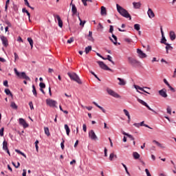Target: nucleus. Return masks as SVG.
<instances>
[{
  "label": "nucleus",
  "instance_id": "5701e85b",
  "mask_svg": "<svg viewBox=\"0 0 176 176\" xmlns=\"http://www.w3.org/2000/svg\"><path fill=\"white\" fill-rule=\"evenodd\" d=\"M166 54H168V50H173V47L171 46V45L168 44V43H166Z\"/></svg>",
  "mask_w": 176,
  "mask_h": 176
},
{
  "label": "nucleus",
  "instance_id": "6e6d98bb",
  "mask_svg": "<svg viewBox=\"0 0 176 176\" xmlns=\"http://www.w3.org/2000/svg\"><path fill=\"white\" fill-rule=\"evenodd\" d=\"M168 87L170 89V90H171V91H173V93H175V89H174L173 87H171V85H169V86H168Z\"/></svg>",
  "mask_w": 176,
  "mask_h": 176
},
{
  "label": "nucleus",
  "instance_id": "c85d7f7f",
  "mask_svg": "<svg viewBox=\"0 0 176 176\" xmlns=\"http://www.w3.org/2000/svg\"><path fill=\"white\" fill-rule=\"evenodd\" d=\"M65 130H66L67 135H69V133H71V130L69 129V126H68V124H65Z\"/></svg>",
  "mask_w": 176,
  "mask_h": 176
},
{
  "label": "nucleus",
  "instance_id": "6ab92c4d",
  "mask_svg": "<svg viewBox=\"0 0 176 176\" xmlns=\"http://www.w3.org/2000/svg\"><path fill=\"white\" fill-rule=\"evenodd\" d=\"M147 14L150 19H153V17H155V13L151 8H148Z\"/></svg>",
  "mask_w": 176,
  "mask_h": 176
},
{
  "label": "nucleus",
  "instance_id": "a18cd8bd",
  "mask_svg": "<svg viewBox=\"0 0 176 176\" xmlns=\"http://www.w3.org/2000/svg\"><path fill=\"white\" fill-rule=\"evenodd\" d=\"M109 159L111 162H112V160H113V159H115V154L113 153H111L109 155Z\"/></svg>",
  "mask_w": 176,
  "mask_h": 176
},
{
  "label": "nucleus",
  "instance_id": "7ed1b4c3",
  "mask_svg": "<svg viewBox=\"0 0 176 176\" xmlns=\"http://www.w3.org/2000/svg\"><path fill=\"white\" fill-rule=\"evenodd\" d=\"M14 74L16 75V76H18V78H19V79H25V80H31V78H30L28 76H27L25 72H19L16 68H14Z\"/></svg>",
  "mask_w": 176,
  "mask_h": 176
},
{
  "label": "nucleus",
  "instance_id": "0e129e2a",
  "mask_svg": "<svg viewBox=\"0 0 176 176\" xmlns=\"http://www.w3.org/2000/svg\"><path fill=\"white\" fill-rule=\"evenodd\" d=\"M133 126H135V127H138V129H140V126H141L140 123H134Z\"/></svg>",
  "mask_w": 176,
  "mask_h": 176
},
{
  "label": "nucleus",
  "instance_id": "e433bc0d",
  "mask_svg": "<svg viewBox=\"0 0 176 176\" xmlns=\"http://www.w3.org/2000/svg\"><path fill=\"white\" fill-rule=\"evenodd\" d=\"M4 91H5L6 94H7V96H9V94H10L11 97H13V94H12V92H10V89H6Z\"/></svg>",
  "mask_w": 176,
  "mask_h": 176
},
{
  "label": "nucleus",
  "instance_id": "603ef678",
  "mask_svg": "<svg viewBox=\"0 0 176 176\" xmlns=\"http://www.w3.org/2000/svg\"><path fill=\"white\" fill-rule=\"evenodd\" d=\"M82 130H83V131H85V133H86V131H87V127L86 126V124H83Z\"/></svg>",
  "mask_w": 176,
  "mask_h": 176
},
{
  "label": "nucleus",
  "instance_id": "79ce46f5",
  "mask_svg": "<svg viewBox=\"0 0 176 176\" xmlns=\"http://www.w3.org/2000/svg\"><path fill=\"white\" fill-rule=\"evenodd\" d=\"M11 108L13 109H17V104L14 102H12L10 104Z\"/></svg>",
  "mask_w": 176,
  "mask_h": 176
},
{
  "label": "nucleus",
  "instance_id": "37998d69",
  "mask_svg": "<svg viewBox=\"0 0 176 176\" xmlns=\"http://www.w3.org/2000/svg\"><path fill=\"white\" fill-rule=\"evenodd\" d=\"M15 152H16V153H19V155H21L22 156H23V157H27V155H25L24 153L21 152L20 150L16 149Z\"/></svg>",
  "mask_w": 176,
  "mask_h": 176
},
{
  "label": "nucleus",
  "instance_id": "aec40b11",
  "mask_svg": "<svg viewBox=\"0 0 176 176\" xmlns=\"http://www.w3.org/2000/svg\"><path fill=\"white\" fill-rule=\"evenodd\" d=\"M169 36H170V41H175L176 35L174 31H170L169 32Z\"/></svg>",
  "mask_w": 176,
  "mask_h": 176
},
{
  "label": "nucleus",
  "instance_id": "72a5a7b5",
  "mask_svg": "<svg viewBox=\"0 0 176 176\" xmlns=\"http://www.w3.org/2000/svg\"><path fill=\"white\" fill-rule=\"evenodd\" d=\"M78 17L80 21V25H82V27L86 24V21H82V19H80V16H79V14H78Z\"/></svg>",
  "mask_w": 176,
  "mask_h": 176
},
{
  "label": "nucleus",
  "instance_id": "cd10ccee",
  "mask_svg": "<svg viewBox=\"0 0 176 176\" xmlns=\"http://www.w3.org/2000/svg\"><path fill=\"white\" fill-rule=\"evenodd\" d=\"M44 131H45V134L47 137H50V131H49V127H44Z\"/></svg>",
  "mask_w": 176,
  "mask_h": 176
},
{
  "label": "nucleus",
  "instance_id": "423d86ee",
  "mask_svg": "<svg viewBox=\"0 0 176 176\" xmlns=\"http://www.w3.org/2000/svg\"><path fill=\"white\" fill-rule=\"evenodd\" d=\"M97 63L102 69H104V71H111V68H109L107 65H105L104 62L98 60L97 61Z\"/></svg>",
  "mask_w": 176,
  "mask_h": 176
},
{
  "label": "nucleus",
  "instance_id": "f257e3e1",
  "mask_svg": "<svg viewBox=\"0 0 176 176\" xmlns=\"http://www.w3.org/2000/svg\"><path fill=\"white\" fill-rule=\"evenodd\" d=\"M117 12L120 13L122 17H125V19H129L131 20V15L129 14V12L124 9L123 7L120 6L119 4H116Z\"/></svg>",
  "mask_w": 176,
  "mask_h": 176
},
{
  "label": "nucleus",
  "instance_id": "ddd939ff",
  "mask_svg": "<svg viewBox=\"0 0 176 176\" xmlns=\"http://www.w3.org/2000/svg\"><path fill=\"white\" fill-rule=\"evenodd\" d=\"M132 5L133 6V9H141V6H142V3H141V1H134L132 3Z\"/></svg>",
  "mask_w": 176,
  "mask_h": 176
},
{
  "label": "nucleus",
  "instance_id": "0eeeda50",
  "mask_svg": "<svg viewBox=\"0 0 176 176\" xmlns=\"http://www.w3.org/2000/svg\"><path fill=\"white\" fill-rule=\"evenodd\" d=\"M138 101L140 102V104L146 107V108H147L149 111L154 112V113H157L155 110L152 109V108H151V107H149V105H148V104L146 102H145V101H144L140 98H138Z\"/></svg>",
  "mask_w": 176,
  "mask_h": 176
},
{
  "label": "nucleus",
  "instance_id": "bb28decb",
  "mask_svg": "<svg viewBox=\"0 0 176 176\" xmlns=\"http://www.w3.org/2000/svg\"><path fill=\"white\" fill-rule=\"evenodd\" d=\"M3 151H8V149H9L8 148V142H6V140L3 142Z\"/></svg>",
  "mask_w": 176,
  "mask_h": 176
},
{
  "label": "nucleus",
  "instance_id": "412c9836",
  "mask_svg": "<svg viewBox=\"0 0 176 176\" xmlns=\"http://www.w3.org/2000/svg\"><path fill=\"white\" fill-rule=\"evenodd\" d=\"M111 36L113 38L114 41L112 39V38L109 37L110 41H111L114 45H118V37H116V36H115L113 34H112Z\"/></svg>",
  "mask_w": 176,
  "mask_h": 176
},
{
  "label": "nucleus",
  "instance_id": "a19ab883",
  "mask_svg": "<svg viewBox=\"0 0 176 176\" xmlns=\"http://www.w3.org/2000/svg\"><path fill=\"white\" fill-rule=\"evenodd\" d=\"M91 50V46L89 45V46L85 47V52L86 54H88V53H89Z\"/></svg>",
  "mask_w": 176,
  "mask_h": 176
},
{
  "label": "nucleus",
  "instance_id": "2eb2a0df",
  "mask_svg": "<svg viewBox=\"0 0 176 176\" xmlns=\"http://www.w3.org/2000/svg\"><path fill=\"white\" fill-rule=\"evenodd\" d=\"M19 124H21L24 129H27V127H28V124L25 122V120L23 118H19Z\"/></svg>",
  "mask_w": 176,
  "mask_h": 176
},
{
  "label": "nucleus",
  "instance_id": "49530a36",
  "mask_svg": "<svg viewBox=\"0 0 176 176\" xmlns=\"http://www.w3.org/2000/svg\"><path fill=\"white\" fill-rule=\"evenodd\" d=\"M90 73L91 74V75H94V76H95V78H96V79H98V80H99L100 82L101 81V79H100V78H98V76H97L94 74V72L90 71Z\"/></svg>",
  "mask_w": 176,
  "mask_h": 176
},
{
  "label": "nucleus",
  "instance_id": "473e14b6",
  "mask_svg": "<svg viewBox=\"0 0 176 176\" xmlns=\"http://www.w3.org/2000/svg\"><path fill=\"white\" fill-rule=\"evenodd\" d=\"M140 124V126H144V127H147V129H151L152 130V127L149 126L148 124H144V122L142 121L140 123H139Z\"/></svg>",
  "mask_w": 176,
  "mask_h": 176
},
{
  "label": "nucleus",
  "instance_id": "13d9d810",
  "mask_svg": "<svg viewBox=\"0 0 176 176\" xmlns=\"http://www.w3.org/2000/svg\"><path fill=\"white\" fill-rule=\"evenodd\" d=\"M29 106L31 110L34 109V104H32V102H29Z\"/></svg>",
  "mask_w": 176,
  "mask_h": 176
},
{
  "label": "nucleus",
  "instance_id": "f704fd0d",
  "mask_svg": "<svg viewBox=\"0 0 176 176\" xmlns=\"http://www.w3.org/2000/svg\"><path fill=\"white\" fill-rule=\"evenodd\" d=\"M98 31H102L104 30V26H102V24L101 23H99L97 28Z\"/></svg>",
  "mask_w": 176,
  "mask_h": 176
},
{
  "label": "nucleus",
  "instance_id": "4be33fe9",
  "mask_svg": "<svg viewBox=\"0 0 176 176\" xmlns=\"http://www.w3.org/2000/svg\"><path fill=\"white\" fill-rule=\"evenodd\" d=\"M123 112H124V115L126 116H127V118H128V123H130V122L131 120V118L130 117V113H129V111H127L126 109H124Z\"/></svg>",
  "mask_w": 176,
  "mask_h": 176
},
{
  "label": "nucleus",
  "instance_id": "864d4df0",
  "mask_svg": "<svg viewBox=\"0 0 176 176\" xmlns=\"http://www.w3.org/2000/svg\"><path fill=\"white\" fill-rule=\"evenodd\" d=\"M109 32H110V34H113V25H110V29Z\"/></svg>",
  "mask_w": 176,
  "mask_h": 176
},
{
  "label": "nucleus",
  "instance_id": "69168bd1",
  "mask_svg": "<svg viewBox=\"0 0 176 176\" xmlns=\"http://www.w3.org/2000/svg\"><path fill=\"white\" fill-rule=\"evenodd\" d=\"M64 142H65V141H64V140H63V142L60 143V147L62 149H64V148H65Z\"/></svg>",
  "mask_w": 176,
  "mask_h": 176
},
{
  "label": "nucleus",
  "instance_id": "f03ea898",
  "mask_svg": "<svg viewBox=\"0 0 176 176\" xmlns=\"http://www.w3.org/2000/svg\"><path fill=\"white\" fill-rule=\"evenodd\" d=\"M67 75L70 78L71 80L76 82V83H78V85H82V80H80V78H79V76L76 74V73L68 72Z\"/></svg>",
  "mask_w": 176,
  "mask_h": 176
},
{
  "label": "nucleus",
  "instance_id": "4c0bfd02",
  "mask_svg": "<svg viewBox=\"0 0 176 176\" xmlns=\"http://www.w3.org/2000/svg\"><path fill=\"white\" fill-rule=\"evenodd\" d=\"M106 60H108L109 61H110V63H113V65H115V62L112 60V56H111L110 55H107Z\"/></svg>",
  "mask_w": 176,
  "mask_h": 176
},
{
  "label": "nucleus",
  "instance_id": "c03bdc74",
  "mask_svg": "<svg viewBox=\"0 0 176 176\" xmlns=\"http://www.w3.org/2000/svg\"><path fill=\"white\" fill-rule=\"evenodd\" d=\"M134 28L136 31H140V30L141 29V25H140V24H135Z\"/></svg>",
  "mask_w": 176,
  "mask_h": 176
},
{
  "label": "nucleus",
  "instance_id": "9d476101",
  "mask_svg": "<svg viewBox=\"0 0 176 176\" xmlns=\"http://www.w3.org/2000/svg\"><path fill=\"white\" fill-rule=\"evenodd\" d=\"M160 31L162 36L161 43H164V45H166L167 44V39H166V37L164 36V32H163V28L162 26L160 27Z\"/></svg>",
  "mask_w": 176,
  "mask_h": 176
},
{
  "label": "nucleus",
  "instance_id": "20e7f679",
  "mask_svg": "<svg viewBox=\"0 0 176 176\" xmlns=\"http://www.w3.org/2000/svg\"><path fill=\"white\" fill-rule=\"evenodd\" d=\"M128 61L131 64V65L134 68L141 67V62L137 60L135 58L128 57Z\"/></svg>",
  "mask_w": 176,
  "mask_h": 176
},
{
  "label": "nucleus",
  "instance_id": "6e6552de",
  "mask_svg": "<svg viewBox=\"0 0 176 176\" xmlns=\"http://www.w3.org/2000/svg\"><path fill=\"white\" fill-rule=\"evenodd\" d=\"M0 39L2 42L3 46H4L5 47H8V46H9V43H8V38H6V36H1Z\"/></svg>",
  "mask_w": 176,
  "mask_h": 176
},
{
  "label": "nucleus",
  "instance_id": "c756f323",
  "mask_svg": "<svg viewBox=\"0 0 176 176\" xmlns=\"http://www.w3.org/2000/svg\"><path fill=\"white\" fill-rule=\"evenodd\" d=\"M28 41L29 42L31 48L32 49V47H34V41L32 40V38L31 37H28Z\"/></svg>",
  "mask_w": 176,
  "mask_h": 176
},
{
  "label": "nucleus",
  "instance_id": "4468645a",
  "mask_svg": "<svg viewBox=\"0 0 176 176\" xmlns=\"http://www.w3.org/2000/svg\"><path fill=\"white\" fill-rule=\"evenodd\" d=\"M159 94L161 96V97H163L164 98H167V92L166 89H163L159 91Z\"/></svg>",
  "mask_w": 176,
  "mask_h": 176
},
{
  "label": "nucleus",
  "instance_id": "ea45409f",
  "mask_svg": "<svg viewBox=\"0 0 176 176\" xmlns=\"http://www.w3.org/2000/svg\"><path fill=\"white\" fill-rule=\"evenodd\" d=\"M122 166H123L127 175L130 176V172H129V170L127 169V166H126V164L122 163Z\"/></svg>",
  "mask_w": 176,
  "mask_h": 176
},
{
  "label": "nucleus",
  "instance_id": "dca6fc26",
  "mask_svg": "<svg viewBox=\"0 0 176 176\" xmlns=\"http://www.w3.org/2000/svg\"><path fill=\"white\" fill-rule=\"evenodd\" d=\"M117 79L118 80H119V82H118L119 86H126V84L127 83V82L124 79L120 78H118Z\"/></svg>",
  "mask_w": 176,
  "mask_h": 176
},
{
  "label": "nucleus",
  "instance_id": "f3484780",
  "mask_svg": "<svg viewBox=\"0 0 176 176\" xmlns=\"http://www.w3.org/2000/svg\"><path fill=\"white\" fill-rule=\"evenodd\" d=\"M55 19L58 20V27H60V28H63V21L61 20L60 15H56Z\"/></svg>",
  "mask_w": 176,
  "mask_h": 176
},
{
  "label": "nucleus",
  "instance_id": "2f4dec72",
  "mask_svg": "<svg viewBox=\"0 0 176 176\" xmlns=\"http://www.w3.org/2000/svg\"><path fill=\"white\" fill-rule=\"evenodd\" d=\"M22 12H23V13H26V14H27V15H28V17H29V21H31V19H30L31 14H30V12H28V10H27V9H25V8H23V9H22Z\"/></svg>",
  "mask_w": 176,
  "mask_h": 176
},
{
  "label": "nucleus",
  "instance_id": "e2e57ef3",
  "mask_svg": "<svg viewBox=\"0 0 176 176\" xmlns=\"http://www.w3.org/2000/svg\"><path fill=\"white\" fill-rule=\"evenodd\" d=\"M84 6H87V0H81Z\"/></svg>",
  "mask_w": 176,
  "mask_h": 176
},
{
  "label": "nucleus",
  "instance_id": "3c124183",
  "mask_svg": "<svg viewBox=\"0 0 176 176\" xmlns=\"http://www.w3.org/2000/svg\"><path fill=\"white\" fill-rule=\"evenodd\" d=\"M166 111H167V113H169V115H171V107H170V106L167 107Z\"/></svg>",
  "mask_w": 176,
  "mask_h": 176
},
{
  "label": "nucleus",
  "instance_id": "09e8293b",
  "mask_svg": "<svg viewBox=\"0 0 176 176\" xmlns=\"http://www.w3.org/2000/svg\"><path fill=\"white\" fill-rule=\"evenodd\" d=\"M5 131V128L2 127L0 129V137H3V131Z\"/></svg>",
  "mask_w": 176,
  "mask_h": 176
},
{
  "label": "nucleus",
  "instance_id": "052dcab7",
  "mask_svg": "<svg viewBox=\"0 0 176 176\" xmlns=\"http://www.w3.org/2000/svg\"><path fill=\"white\" fill-rule=\"evenodd\" d=\"M72 42H74V37H72L67 40V43H72Z\"/></svg>",
  "mask_w": 176,
  "mask_h": 176
},
{
  "label": "nucleus",
  "instance_id": "5fc2aeb1",
  "mask_svg": "<svg viewBox=\"0 0 176 176\" xmlns=\"http://www.w3.org/2000/svg\"><path fill=\"white\" fill-rule=\"evenodd\" d=\"M14 61H16V60H19V55H17V53L14 52Z\"/></svg>",
  "mask_w": 176,
  "mask_h": 176
},
{
  "label": "nucleus",
  "instance_id": "1a4fd4ad",
  "mask_svg": "<svg viewBox=\"0 0 176 176\" xmlns=\"http://www.w3.org/2000/svg\"><path fill=\"white\" fill-rule=\"evenodd\" d=\"M46 103L47 105H49V107H56V104H57V102L52 99H47Z\"/></svg>",
  "mask_w": 176,
  "mask_h": 176
},
{
  "label": "nucleus",
  "instance_id": "58836bf2",
  "mask_svg": "<svg viewBox=\"0 0 176 176\" xmlns=\"http://www.w3.org/2000/svg\"><path fill=\"white\" fill-rule=\"evenodd\" d=\"M153 142H154V144H156V145L157 146H159L160 148H164V146H163L162 144H160L159 142H157L156 140H153Z\"/></svg>",
  "mask_w": 176,
  "mask_h": 176
},
{
  "label": "nucleus",
  "instance_id": "a211bd4d",
  "mask_svg": "<svg viewBox=\"0 0 176 176\" xmlns=\"http://www.w3.org/2000/svg\"><path fill=\"white\" fill-rule=\"evenodd\" d=\"M72 1L70 3V5L72 6V12L73 14H76V13H78V9H76V6H75V4H72Z\"/></svg>",
  "mask_w": 176,
  "mask_h": 176
},
{
  "label": "nucleus",
  "instance_id": "9b49d317",
  "mask_svg": "<svg viewBox=\"0 0 176 176\" xmlns=\"http://www.w3.org/2000/svg\"><path fill=\"white\" fill-rule=\"evenodd\" d=\"M89 137L91 138V140H94L96 141V140H98L97 135H96V133H94V130H91L89 133Z\"/></svg>",
  "mask_w": 176,
  "mask_h": 176
},
{
  "label": "nucleus",
  "instance_id": "bf43d9fd",
  "mask_svg": "<svg viewBox=\"0 0 176 176\" xmlns=\"http://www.w3.org/2000/svg\"><path fill=\"white\" fill-rule=\"evenodd\" d=\"M104 157H108V149H107V148H104Z\"/></svg>",
  "mask_w": 176,
  "mask_h": 176
},
{
  "label": "nucleus",
  "instance_id": "a878e982",
  "mask_svg": "<svg viewBox=\"0 0 176 176\" xmlns=\"http://www.w3.org/2000/svg\"><path fill=\"white\" fill-rule=\"evenodd\" d=\"M135 88L137 89V90H141V91H144V93H146V94H151L149 92L145 91L144 89V88L138 86V85H135Z\"/></svg>",
  "mask_w": 176,
  "mask_h": 176
},
{
  "label": "nucleus",
  "instance_id": "7c9ffc66",
  "mask_svg": "<svg viewBox=\"0 0 176 176\" xmlns=\"http://www.w3.org/2000/svg\"><path fill=\"white\" fill-rule=\"evenodd\" d=\"M133 157L135 160L140 159V154L137 152H133Z\"/></svg>",
  "mask_w": 176,
  "mask_h": 176
},
{
  "label": "nucleus",
  "instance_id": "680f3d73",
  "mask_svg": "<svg viewBox=\"0 0 176 176\" xmlns=\"http://www.w3.org/2000/svg\"><path fill=\"white\" fill-rule=\"evenodd\" d=\"M3 86H5L6 87H9V85L8 84V80H5L3 82Z\"/></svg>",
  "mask_w": 176,
  "mask_h": 176
},
{
  "label": "nucleus",
  "instance_id": "338daca9",
  "mask_svg": "<svg viewBox=\"0 0 176 176\" xmlns=\"http://www.w3.org/2000/svg\"><path fill=\"white\" fill-rule=\"evenodd\" d=\"M23 173H22V175L23 176H27V170L25 169H23Z\"/></svg>",
  "mask_w": 176,
  "mask_h": 176
},
{
  "label": "nucleus",
  "instance_id": "39448f33",
  "mask_svg": "<svg viewBox=\"0 0 176 176\" xmlns=\"http://www.w3.org/2000/svg\"><path fill=\"white\" fill-rule=\"evenodd\" d=\"M107 92L108 93V94H109V96H111L112 97H114V98H120V96L118 94V93H116L115 91L109 89V88H107Z\"/></svg>",
  "mask_w": 176,
  "mask_h": 176
},
{
  "label": "nucleus",
  "instance_id": "4d7b16f0",
  "mask_svg": "<svg viewBox=\"0 0 176 176\" xmlns=\"http://www.w3.org/2000/svg\"><path fill=\"white\" fill-rule=\"evenodd\" d=\"M145 173L147 176H151V173H149V170H148V168L145 169Z\"/></svg>",
  "mask_w": 176,
  "mask_h": 176
},
{
  "label": "nucleus",
  "instance_id": "c9c22d12",
  "mask_svg": "<svg viewBox=\"0 0 176 176\" xmlns=\"http://www.w3.org/2000/svg\"><path fill=\"white\" fill-rule=\"evenodd\" d=\"M32 93L35 97H37L38 94L36 93V89L35 88V85H32Z\"/></svg>",
  "mask_w": 176,
  "mask_h": 176
},
{
  "label": "nucleus",
  "instance_id": "8fccbe9b",
  "mask_svg": "<svg viewBox=\"0 0 176 176\" xmlns=\"http://www.w3.org/2000/svg\"><path fill=\"white\" fill-rule=\"evenodd\" d=\"M5 24L8 25L7 27H10V28L12 27V23L8 20L5 21Z\"/></svg>",
  "mask_w": 176,
  "mask_h": 176
},
{
  "label": "nucleus",
  "instance_id": "774afa93",
  "mask_svg": "<svg viewBox=\"0 0 176 176\" xmlns=\"http://www.w3.org/2000/svg\"><path fill=\"white\" fill-rule=\"evenodd\" d=\"M124 41H125V42H127V43H131V38H125Z\"/></svg>",
  "mask_w": 176,
  "mask_h": 176
},
{
  "label": "nucleus",
  "instance_id": "393cba45",
  "mask_svg": "<svg viewBox=\"0 0 176 176\" xmlns=\"http://www.w3.org/2000/svg\"><path fill=\"white\" fill-rule=\"evenodd\" d=\"M100 14H102V16H107V8L105 7H101Z\"/></svg>",
  "mask_w": 176,
  "mask_h": 176
},
{
  "label": "nucleus",
  "instance_id": "b1692460",
  "mask_svg": "<svg viewBox=\"0 0 176 176\" xmlns=\"http://www.w3.org/2000/svg\"><path fill=\"white\" fill-rule=\"evenodd\" d=\"M93 104H94L96 105V107H97L98 108H99V109H101V111H102L103 113H105L107 112V111L105 110V109H104L102 107L98 105V104L96 102H93Z\"/></svg>",
  "mask_w": 176,
  "mask_h": 176
},
{
  "label": "nucleus",
  "instance_id": "f8f14e48",
  "mask_svg": "<svg viewBox=\"0 0 176 176\" xmlns=\"http://www.w3.org/2000/svg\"><path fill=\"white\" fill-rule=\"evenodd\" d=\"M137 53L140 57V58H146L147 56L146 54L144 53L142 50L138 49L137 50Z\"/></svg>",
  "mask_w": 176,
  "mask_h": 176
},
{
  "label": "nucleus",
  "instance_id": "de8ad7c7",
  "mask_svg": "<svg viewBox=\"0 0 176 176\" xmlns=\"http://www.w3.org/2000/svg\"><path fill=\"white\" fill-rule=\"evenodd\" d=\"M39 87H40V89H45V87H46V85H45V83L43 82H40Z\"/></svg>",
  "mask_w": 176,
  "mask_h": 176
}]
</instances>
